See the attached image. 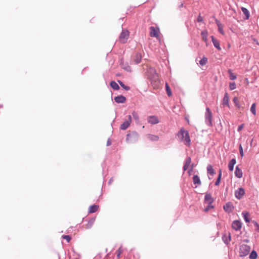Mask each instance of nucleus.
Masks as SVG:
<instances>
[{
  "label": "nucleus",
  "mask_w": 259,
  "mask_h": 259,
  "mask_svg": "<svg viewBox=\"0 0 259 259\" xmlns=\"http://www.w3.org/2000/svg\"><path fill=\"white\" fill-rule=\"evenodd\" d=\"M147 73L153 88L155 89L159 88L161 85L160 80L155 68H149L147 70Z\"/></svg>",
  "instance_id": "nucleus-1"
},
{
  "label": "nucleus",
  "mask_w": 259,
  "mask_h": 259,
  "mask_svg": "<svg viewBox=\"0 0 259 259\" xmlns=\"http://www.w3.org/2000/svg\"><path fill=\"white\" fill-rule=\"evenodd\" d=\"M177 137L181 141L184 142L185 145L190 146L191 140L187 131L182 128L177 134Z\"/></svg>",
  "instance_id": "nucleus-2"
},
{
  "label": "nucleus",
  "mask_w": 259,
  "mask_h": 259,
  "mask_svg": "<svg viewBox=\"0 0 259 259\" xmlns=\"http://www.w3.org/2000/svg\"><path fill=\"white\" fill-rule=\"evenodd\" d=\"M250 250V247L246 244L240 245L239 248V255L241 257L245 256L248 254Z\"/></svg>",
  "instance_id": "nucleus-3"
},
{
  "label": "nucleus",
  "mask_w": 259,
  "mask_h": 259,
  "mask_svg": "<svg viewBox=\"0 0 259 259\" xmlns=\"http://www.w3.org/2000/svg\"><path fill=\"white\" fill-rule=\"evenodd\" d=\"M139 134L133 131L126 135V141L130 143H134L138 141L139 138Z\"/></svg>",
  "instance_id": "nucleus-4"
},
{
  "label": "nucleus",
  "mask_w": 259,
  "mask_h": 259,
  "mask_svg": "<svg viewBox=\"0 0 259 259\" xmlns=\"http://www.w3.org/2000/svg\"><path fill=\"white\" fill-rule=\"evenodd\" d=\"M244 194L245 190L243 188H239L235 192V196L239 200L241 199Z\"/></svg>",
  "instance_id": "nucleus-5"
},
{
  "label": "nucleus",
  "mask_w": 259,
  "mask_h": 259,
  "mask_svg": "<svg viewBox=\"0 0 259 259\" xmlns=\"http://www.w3.org/2000/svg\"><path fill=\"white\" fill-rule=\"evenodd\" d=\"M242 227V223L240 221L235 220L232 222V228L235 231H239Z\"/></svg>",
  "instance_id": "nucleus-6"
},
{
  "label": "nucleus",
  "mask_w": 259,
  "mask_h": 259,
  "mask_svg": "<svg viewBox=\"0 0 259 259\" xmlns=\"http://www.w3.org/2000/svg\"><path fill=\"white\" fill-rule=\"evenodd\" d=\"M159 31L158 28H156L153 26H151L150 27V35L151 37H156V38H158V31Z\"/></svg>",
  "instance_id": "nucleus-7"
},
{
  "label": "nucleus",
  "mask_w": 259,
  "mask_h": 259,
  "mask_svg": "<svg viewBox=\"0 0 259 259\" xmlns=\"http://www.w3.org/2000/svg\"><path fill=\"white\" fill-rule=\"evenodd\" d=\"M131 121V116H128V119L126 120L122 124H121L120 128L122 130H125L130 126Z\"/></svg>",
  "instance_id": "nucleus-8"
},
{
  "label": "nucleus",
  "mask_w": 259,
  "mask_h": 259,
  "mask_svg": "<svg viewBox=\"0 0 259 259\" xmlns=\"http://www.w3.org/2000/svg\"><path fill=\"white\" fill-rule=\"evenodd\" d=\"M224 210L228 212H231L233 209V206L231 202L227 203L224 206Z\"/></svg>",
  "instance_id": "nucleus-9"
},
{
  "label": "nucleus",
  "mask_w": 259,
  "mask_h": 259,
  "mask_svg": "<svg viewBox=\"0 0 259 259\" xmlns=\"http://www.w3.org/2000/svg\"><path fill=\"white\" fill-rule=\"evenodd\" d=\"M128 35L129 32L127 30L122 31L120 35L119 39H120L121 41H122V40L125 39L126 40L127 39ZM123 42H125V41L123 40Z\"/></svg>",
  "instance_id": "nucleus-10"
},
{
  "label": "nucleus",
  "mask_w": 259,
  "mask_h": 259,
  "mask_svg": "<svg viewBox=\"0 0 259 259\" xmlns=\"http://www.w3.org/2000/svg\"><path fill=\"white\" fill-rule=\"evenodd\" d=\"M114 100L116 103H123L125 102L126 99L124 96L120 95L114 97Z\"/></svg>",
  "instance_id": "nucleus-11"
},
{
  "label": "nucleus",
  "mask_w": 259,
  "mask_h": 259,
  "mask_svg": "<svg viewBox=\"0 0 259 259\" xmlns=\"http://www.w3.org/2000/svg\"><path fill=\"white\" fill-rule=\"evenodd\" d=\"M191 162V157H187L185 161V163H184V165L183 166V170L184 171H186L189 166L190 165V163Z\"/></svg>",
  "instance_id": "nucleus-12"
},
{
  "label": "nucleus",
  "mask_w": 259,
  "mask_h": 259,
  "mask_svg": "<svg viewBox=\"0 0 259 259\" xmlns=\"http://www.w3.org/2000/svg\"><path fill=\"white\" fill-rule=\"evenodd\" d=\"M214 200L212 198L211 195L210 194H206L204 197L205 203H212Z\"/></svg>",
  "instance_id": "nucleus-13"
},
{
  "label": "nucleus",
  "mask_w": 259,
  "mask_h": 259,
  "mask_svg": "<svg viewBox=\"0 0 259 259\" xmlns=\"http://www.w3.org/2000/svg\"><path fill=\"white\" fill-rule=\"evenodd\" d=\"M146 137L151 141H157L159 139L158 136L152 134H147Z\"/></svg>",
  "instance_id": "nucleus-14"
},
{
  "label": "nucleus",
  "mask_w": 259,
  "mask_h": 259,
  "mask_svg": "<svg viewBox=\"0 0 259 259\" xmlns=\"http://www.w3.org/2000/svg\"><path fill=\"white\" fill-rule=\"evenodd\" d=\"M205 122L209 126L212 125V114H206Z\"/></svg>",
  "instance_id": "nucleus-15"
},
{
  "label": "nucleus",
  "mask_w": 259,
  "mask_h": 259,
  "mask_svg": "<svg viewBox=\"0 0 259 259\" xmlns=\"http://www.w3.org/2000/svg\"><path fill=\"white\" fill-rule=\"evenodd\" d=\"M211 38L214 46L219 50H221V48L220 47L219 41L218 40H217L213 36H211Z\"/></svg>",
  "instance_id": "nucleus-16"
},
{
  "label": "nucleus",
  "mask_w": 259,
  "mask_h": 259,
  "mask_svg": "<svg viewBox=\"0 0 259 259\" xmlns=\"http://www.w3.org/2000/svg\"><path fill=\"white\" fill-rule=\"evenodd\" d=\"M236 162L235 158L232 159L228 163V168L229 170L233 171L234 169V166Z\"/></svg>",
  "instance_id": "nucleus-17"
},
{
  "label": "nucleus",
  "mask_w": 259,
  "mask_h": 259,
  "mask_svg": "<svg viewBox=\"0 0 259 259\" xmlns=\"http://www.w3.org/2000/svg\"><path fill=\"white\" fill-rule=\"evenodd\" d=\"M222 239L225 244H229V243L230 242V241L231 240L230 234L229 233L228 235H227V234L223 235L222 236Z\"/></svg>",
  "instance_id": "nucleus-18"
},
{
  "label": "nucleus",
  "mask_w": 259,
  "mask_h": 259,
  "mask_svg": "<svg viewBox=\"0 0 259 259\" xmlns=\"http://www.w3.org/2000/svg\"><path fill=\"white\" fill-rule=\"evenodd\" d=\"M235 175L238 178H241L242 177V171L238 166H237L235 168Z\"/></svg>",
  "instance_id": "nucleus-19"
},
{
  "label": "nucleus",
  "mask_w": 259,
  "mask_h": 259,
  "mask_svg": "<svg viewBox=\"0 0 259 259\" xmlns=\"http://www.w3.org/2000/svg\"><path fill=\"white\" fill-rule=\"evenodd\" d=\"M148 122L151 124L158 123V119L155 116H151L149 117Z\"/></svg>",
  "instance_id": "nucleus-20"
},
{
  "label": "nucleus",
  "mask_w": 259,
  "mask_h": 259,
  "mask_svg": "<svg viewBox=\"0 0 259 259\" xmlns=\"http://www.w3.org/2000/svg\"><path fill=\"white\" fill-rule=\"evenodd\" d=\"M216 23L217 24V26L218 27V30L223 35H224L225 33L223 31V25L221 24V23L218 21V20H216Z\"/></svg>",
  "instance_id": "nucleus-21"
},
{
  "label": "nucleus",
  "mask_w": 259,
  "mask_h": 259,
  "mask_svg": "<svg viewBox=\"0 0 259 259\" xmlns=\"http://www.w3.org/2000/svg\"><path fill=\"white\" fill-rule=\"evenodd\" d=\"M99 208V206L97 205H93L90 206L89 209V213H94L96 212Z\"/></svg>",
  "instance_id": "nucleus-22"
},
{
  "label": "nucleus",
  "mask_w": 259,
  "mask_h": 259,
  "mask_svg": "<svg viewBox=\"0 0 259 259\" xmlns=\"http://www.w3.org/2000/svg\"><path fill=\"white\" fill-rule=\"evenodd\" d=\"M229 101V95L227 93H226L224 95L223 98V105H228Z\"/></svg>",
  "instance_id": "nucleus-23"
},
{
  "label": "nucleus",
  "mask_w": 259,
  "mask_h": 259,
  "mask_svg": "<svg viewBox=\"0 0 259 259\" xmlns=\"http://www.w3.org/2000/svg\"><path fill=\"white\" fill-rule=\"evenodd\" d=\"M142 59L141 54L139 53H136L135 56L134 57V61L137 63L138 64L141 62Z\"/></svg>",
  "instance_id": "nucleus-24"
},
{
  "label": "nucleus",
  "mask_w": 259,
  "mask_h": 259,
  "mask_svg": "<svg viewBox=\"0 0 259 259\" xmlns=\"http://www.w3.org/2000/svg\"><path fill=\"white\" fill-rule=\"evenodd\" d=\"M110 85L114 90H118L119 89V85L115 81H111Z\"/></svg>",
  "instance_id": "nucleus-25"
},
{
  "label": "nucleus",
  "mask_w": 259,
  "mask_h": 259,
  "mask_svg": "<svg viewBox=\"0 0 259 259\" xmlns=\"http://www.w3.org/2000/svg\"><path fill=\"white\" fill-rule=\"evenodd\" d=\"M193 182L194 184L200 185L201 181L199 177L197 175H194L193 177Z\"/></svg>",
  "instance_id": "nucleus-26"
},
{
  "label": "nucleus",
  "mask_w": 259,
  "mask_h": 259,
  "mask_svg": "<svg viewBox=\"0 0 259 259\" xmlns=\"http://www.w3.org/2000/svg\"><path fill=\"white\" fill-rule=\"evenodd\" d=\"M242 215L243 217V219L244 221L247 222L249 223L250 222V219L248 218V217L249 215V213L248 212L243 211L242 213Z\"/></svg>",
  "instance_id": "nucleus-27"
},
{
  "label": "nucleus",
  "mask_w": 259,
  "mask_h": 259,
  "mask_svg": "<svg viewBox=\"0 0 259 259\" xmlns=\"http://www.w3.org/2000/svg\"><path fill=\"white\" fill-rule=\"evenodd\" d=\"M207 171L208 174H209L211 176H213L215 174L214 170L211 165H208L207 166Z\"/></svg>",
  "instance_id": "nucleus-28"
},
{
  "label": "nucleus",
  "mask_w": 259,
  "mask_h": 259,
  "mask_svg": "<svg viewBox=\"0 0 259 259\" xmlns=\"http://www.w3.org/2000/svg\"><path fill=\"white\" fill-rule=\"evenodd\" d=\"M95 221V218H91L88 222L86 228L87 229H90L94 224Z\"/></svg>",
  "instance_id": "nucleus-29"
},
{
  "label": "nucleus",
  "mask_w": 259,
  "mask_h": 259,
  "mask_svg": "<svg viewBox=\"0 0 259 259\" xmlns=\"http://www.w3.org/2000/svg\"><path fill=\"white\" fill-rule=\"evenodd\" d=\"M241 10H242V11L243 14H244L246 17L245 19H248L249 17V11L247 10V9H246L245 8H244V7H242Z\"/></svg>",
  "instance_id": "nucleus-30"
},
{
  "label": "nucleus",
  "mask_w": 259,
  "mask_h": 259,
  "mask_svg": "<svg viewBox=\"0 0 259 259\" xmlns=\"http://www.w3.org/2000/svg\"><path fill=\"white\" fill-rule=\"evenodd\" d=\"M207 35H208V32L206 30L203 31L201 32V36H202V39L206 42H207Z\"/></svg>",
  "instance_id": "nucleus-31"
},
{
  "label": "nucleus",
  "mask_w": 259,
  "mask_h": 259,
  "mask_svg": "<svg viewBox=\"0 0 259 259\" xmlns=\"http://www.w3.org/2000/svg\"><path fill=\"white\" fill-rule=\"evenodd\" d=\"M165 90L166 94H167L168 96L170 97L172 95V93L170 90V87H169L167 83H165Z\"/></svg>",
  "instance_id": "nucleus-32"
},
{
  "label": "nucleus",
  "mask_w": 259,
  "mask_h": 259,
  "mask_svg": "<svg viewBox=\"0 0 259 259\" xmlns=\"http://www.w3.org/2000/svg\"><path fill=\"white\" fill-rule=\"evenodd\" d=\"M207 63V58L203 56V58L199 61V64L201 66L205 65Z\"/></svg>",
  "instance_id": "nucleus-33"
},
{
  "label": "nucleus",
  "mask_w": 259,
  "mask_h": 259,
  "mask_svg": "<svg viewBox=\"0 0 259 259\" xmlns=\"http://www.w3.org/2000/svg\"><path fill=\"white\" fill-rule=\"evenodd\" d=\"M118 82L120 84V85L126 91H129L130 90V87L127 85H125L121 80H118Z\"/></svg>",
  "instance_id": "nucleus-34"
},
{
  "label": "nucleus",
  "mask_w": 259,
  "mask_h": 259,
  "mask_svg": "<svg viewBox=\"0 0 259 259\" xmlns=\"http://www.w3.org/2000/svg\"><path fill=\"white\" fill-rule=\"evenodd\" d=\"M221 176H222V170H221V169H220L218 178V179H217V180H216V181L215 182V186H218L220 184V181H221Z\"/></svg>",
  "instance_id": "nucleus-35"
},
{
  "label": "nucleus",
  "mask_w": 259,
  "mask_h": 259,
  "mask_svg": "<svg viewBox=\"0 0 259 259\" xmlns=\"http://www.w3.org/2000/svg\"><path fill=\"white\" fill-rule=\"evenodd\" d=\"M257 254L255 251L252 250L250 255H249V258L250 259H256L257 258Z\"/></svg>",
  "instance_id": "nucleus-36"
},
{
  "label": "nucleus",
  "mask_w": 259,
  "mask_h": 259,
  "mask_svg": "<svg viewBox=\"0 0 259 259\" xmlns=\"http://www.w3.org/2000/svg\"><path fill=\"white\" fill-rule=\"evenodd\" d=\"M229 73V77L231 80H235L236 79V76L232 72V71L229 69L228 70Z\"/></svg>",
  "instance_id": "nucleus-37"
},
{
  "label": "nucleus",
  "mask_w": 259,
  "mask_h": 259,
  "mask_svg": "<svg viewBox=\"0 0 259 259\" xmlns=\"http://www.w3.org/2000/svg\"><path fill=\"white\" fill-rule=\"evenodd\" d=\"M233 102L234 103L235 106L238 108H241V106L239 105V100L238 99V98L237 97H234L233 98Z\"/></svg>",
  "instance_id": "nucleus-38"
},
{
  "label": "nucleus",
  "mask_w": 259,
  "mask_h": 259,
  "mask_svg": "<svg viewBox=\"0 0 259 259\" xmlns=\"http://www.w3.org/2000/svg\"><path fill=\"white\" fill-rule=\"evenodd\" d=\"M208 205L207 206V207H206L205 208H204V211H208L209 209H212L214 207V206L212 205V203H207Z\"/></svg>",
  "instance_id": "nucleus-39"
},
{
  "label": "nucleus",
  "mask_w": 259,
  "mask_h": 259,
  "mask_svg": "<svg viewBox=\"0 0 259 259\" xmlns=\"http://www.w3.org/2000/svg\"><path fill=\"white\" fill-rule=\"evenodd\" d=\"M255 107H256V105L255 103H253L252 105H251V108H250V111L252 113H255Z\"/></svg>",
  "instance_id": "nucleus-40"
},
{
  "label": "nucleus",
  "mask_w": 259,
  "mask_h": 259,
  "mask_svg": "<svg viewBox=\"0 0 259 259\" xmlns=\"http://www.w3.org/2000/svg\"><path fill=\"white\" fill-rule=\"evenodd\" d=\"M239 150L240 154L241 156L242 157L244 156V153H243V148L241 144H240V145H239Z\"/></svg>",
  "instance_id": "nucleus-41"
},
{
  "label": "nucleus",
  "mask_w": 259,
  "mask_h": 259,
  "mask_svg": "<svg viewBox=\"0 0 259 259\" xmlns=\"http://www.w3.org/2000/svg\"><path fill=\"white\" fill-rule=\"evenodd\" d=\"M229 88L231 90H233L236 88V84L235 82H231L229 84Z\"/></svg>",
  "instance_id": "nucleus-42"
},
{
  "label": "nucleus",
  "mask_w": 259,
  "mask_h": 259,
  "mask_svg": "<svg viewBox=\"0 0 259 259\" xmlns=\"http://www.w3.org/2000/svg\"><path fill=\"white\" fill-rule=\"evenodd\" d=\"M117 251H118V253H117V257L118 258H119V257H120V254L122 253V251H123V250H122V249L121 246H120V247L118 248V249Z\"/></svg>",
  "instance_id": "nucleus-43"
},
{
  "label": "nucleus",
  "mask_w": 259,
  "mask_h": 259,
  "mask_svg": "<svg viewBox=\"0 0 259 259\" xmlns=\"http://www.w3.org/2000/svg\"><path fill=\"white\" fill-rule=\"evenodd\" d=\"M62 238L67 241V242H69L71 240V237L69 235H63Z\"/></svg>",
  "instance_id": "nucleus-44"
},
{
  "label": "nucleus",
  "mask_w": 259,
  "mask_h": 259,
  "mask_svg": "<svg viewBox=\"0 0 259 259\" xmlns=\"http://www.w3.org/2000/svg\"><path fill=\"white\" fill-rule=\"evenodd\" d=\"M122 67L123 69H124L127 71H131V69L130 66L127 65L126 66H123V65H122Z\"/></svg>",
  "instance_id": "nucleus-45"
},
{
  "label": "nucleus",
  "mask_w": 259,
  "mask_h": 259,
  "mask_svg": "<svg viewBox=\"0 0 259 259\" xmlns=\"http://www.w3.org/2000/svg\"><path fill=\"white\" fill-rule=\"evenodd\" d=\"M243 127V124H242L239 125L238 127L237 131L238 132L241 131L242 130Z\"/></svg>",
  "instance_id": "nucleus-46"
},
{
  "label": "nucleus",
  "mask_w": 259,
  "mask_h": 259,
  "mask_svg": "<svg viewBox=\"0 0 259 259\" xmlns=\"http://www.w3.org/2000/svg\"><path fill=\"white\" fill-rule=\"evenodd\" d=\"M197 21H198V22H200L203 21V18L200 15L198 16V17L197 18Z\"/></svg>",
  "instance_id": "nucleus-47"
},
{
  "label": "nucleus",
  "mask_w": 259,
  "mask_h": 259,
  "mask_svg": "<svg viewBox=\"0 0 259 259\" xmlns=\"http://www.w3.org/2000/svg\"><path fill=\"white\" fill-rule=\"evenodd\" d=\"M111 140L109 139L107 142V146H109L110 145H111Z\"/></svg>",
  "instance_id": "nucleus-48"
},
{
  "label": "nucleus",
  "mask_w": 259,
  "mask_h": 259,
  "mask_svg": "<svg viewBox=\"0 0 259 259\" xmlns=\"http://www.w3.org/2000/svg\"><path fill=\"white\" fill-rule=\"evenodd\" d=\"M254 226H255L257 227V228H258V227H259V225H258V224H257V222H254Z\"/></svg>",
  "instance_id": "nucleus-49"
},
{
  "label": "nucleus",
  "mask_w": 259,
  "mask_h": 259,
  "mask_svg": "<svg viewBox=\"0 0 259 259\" xmlns=\"http://www.w3.org/2000/svg\"><path fill=\"white\" fill-rule=\"evenodd\" d=\"M112 181H113V179H111L109 180V183H111Z\"/></svg>",
  "instance_id": "nucleus-50"
},
{
  "label": "nucleus",
  "mask_w": 259,
  "mask_h": 259,
  "mask_svg": "<svg viewBox=\"0 0 259 259\" xmlns=\"http://www.w3.org/2000/svg\"><path fill=\"white\" fill-rule=\"evenodd\" d=\"M244 241L245 242H248L249 241L246 239V240H244Z\"/></svg>",
  "instance_id": "nucleus-51"
},
{
  "label": "nucleus",
  "mask_w": 259,
  "mask_h": 259,
  "mask_svg": "<svg viewBox=\"0 0 259 259\" xmlns=\"http://www.w3.org/2000/svg\"><path fill=\"white\" fill-rule=\"evenodd\" d=\"M186 119H187L188 123H189V120L188 119V118H186Z\"/></svg>",
  "instance_id": "nucleus-52"
},
{
  "label": "nucleus",
  "mask_w": 259,
  "mask_h": 259,
  "mask_svg": "<svg viewBox=\"0 0 259 259\" xmlns=\"http://www.w3.org/2000/svg\"><path fill=\"white\" fill-rule=\"evenodd\" d=\"M207 110H208V112H209L208 108H207Z\"/></svg>",
  "instance_id": "nucleus-53"
}]
</instances>
